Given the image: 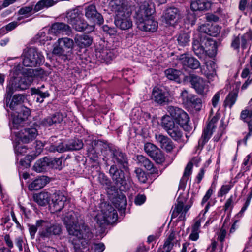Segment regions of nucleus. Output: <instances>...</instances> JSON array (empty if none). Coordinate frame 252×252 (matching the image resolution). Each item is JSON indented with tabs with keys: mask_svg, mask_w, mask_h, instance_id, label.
Segmentation results:
<instances>
[{
	"mask_svg": "<svg viewBox=\"0 0 252 252\" xmlns=\"http://www.w3.org/2000/svg\"><path fill=\"white\" fill-rule=\"evenodd\" d=\"M179 99L182 103L186 106H192L194 107H200L201 100L194 95L189 94L188 90L184 89L181 92Z\"/></svg>",
	"mask_w": 252,
	"mask_h": 252,
	"instance_id": "nucleus-14",
	"label": "nucleus"
},
{
	"mask_svg": "<svg viewBox=\"0 0 252 252\" xmlns=\"http://www.w3.org/2000/svg\"><path fill=\"white\" fill-rule=\"evenodd\" d=\"M177 41L180 46H186L189 44L190 41V36L187 33H181L178 37Z\"/></svg>",
	"mask_w": 252,
	"mask_h": 252,
	"instance_id": "nucleus-47",
	"label": "nucleus"
},
{
	"mask_svg": "<svg viewBox=\"0 0 252 252\" xmlns=\"http://www.w3.org/2000/svg\"><path fill=\"white\" fill-rule=\"evenodd\" d=\"M39 252H58V250L52 247L43 246L40 248Z\"/></svg>",
	"mask_w": 252,
	"mask_h": 252,
	"instance_id": "nucleus-64",
	"label": "nucleus"
},
{
	"mask_svg": "<svg viewBox=\"0 0 252 252\" xmlns=\"http://www.w3.org/2000/svg\"><path fill=\"white\" fill-rule=\"evenodd\" d=\"M23 58V64L24 66L27 67H35L38 64H37V61L35 60H31L24 52L22 56Z\"/></svg>",
	"mask_w": 252,
	"mask_h": 252,
	"instance_id": "nucleus-50",
	"label": "nucleus"
},
{
	"mask_svg": "<svg viewBox=\"0 0 252 252\" xmlns=\"http://www.w3.org/2000/svg\"><path fill=\"white\" fill-rule=\"evenodd\" d=\"M192 50L199 58H204L206 56L213 57L217 54V46L215 41L206 36L201 37L200 41L193 40Z\"/></svg>",
	"mask_w": 252,
	"mask_h": 252,
	"instance_id": "nucleus-4",
	"label": "nucleus"
},
{
	"mask_svg": "<svg viewBox=\"0 0 252 252\" xmlns=\"http://www.w3.org/2000/svg\"><path fill=\"white\" fill-rule=\"evenodd\" d=\"M66 199V197L62 192H55L52 198V204L50 206L51 211L53 212H60L64 207Z\"/></svg>",
	"mask_w": 252,
	"mask_h": 252,
	"instance_id": "nucleus-16",
	"label": "nucleus"
},
{
	"mask_svg": "<svg viewBox=\"0 0 252 252\" xmlns=\"http://www.w3.org/2000/svg\"><path fill=\"white\" fill-rule=\"evenodd\" d=\"M181 11L175 7L165 9L162 15L163 21L167 26H174L183 18Z\"/></svg>",
	"mask_w": 252,
	"mask_h": 252,
	"instance_id": "nucleus-12",
	"label": "nucleus"
},
{
	"mask_svg": "<svg viewBox=\"0 0 252 252\" xmlns=\"http://www.w3.org/2000/svg\"><path fill=\"white\" fill-rule=\"evenodd\" d=\"M217 66L215 62L209 60L205 63V65L201 68V72L207 78L213 77L216 75Z\"/></svg>",
	"mask_w": 252,
	"mask_h": 252,
	"instance_id": "nucleus-29",
	"label": "nucleus"
},
{
	"mask_svg": "<svg viewBox=\"0 0 252 252\" xmlns=\"http://www.w3.org/2000/svg\"><path fill=\"white\" fill-rule=\"evenodd\" d=\"M155 138L160 146L167 152H170L174 148L172 141L167 136L162 134H156Z\"/></svg>",
	"mask_w": 252,
	"mask_h": 252,
	"instance_id": "nucleus-22",
	"label": "nucleus"
},
{
	"mask_svg": "<svg viewBox=\"0 0 252 252\" xmlns=\"http://www.w3.org/2000/svg\"><path fill=\"white\" fill-rule=\"evenodd\" d=\"M96 57L100 62L109 63L114 58V54L112 51L104 49L96 51Z\"/></svg>",
	"mask_w": 252,
	"mask_h": 252,
	"instance_id": "nucleus-31",
	"label": "nucleus"
},
{
	"mask_svg": "<svg viewBox=\"0 0 252 252\" xmlns=\"http://www.w3.org/2000/svg\"><path fill=\"white\" fill-rule=\"evenodd\" d=\"M110 157L112 162L116 165L120 166L127 172L129 170L128 159L126 154L117 147H109Z\"/></svg>",
	"mask_w": 252,
	"mask_h": 252,
	"instance_id": "nucleus-11",
	"label": "nucleus"
},
{
	"mask_svg": "<svg viewBox=\"0 0 252 252\" xmlns=\"http://www.w3.org/2000/svg\"><path fill=\"white\" fill-rule=\"evenodd\" d=\"M237 94L235 93H230L229 94L224 102V107H229L231 108L232 105L235 103Z\"/></svg>",
	"mask_w": 252,
	"mask_h": 252,
	"instance_id": "nucleus-48",
	"label": "nucleus"
},
{
	"mask_svg": "<svg viewBox=\"0 0 252 252\" xmlns=\"http://www.w3.org/2000/svg\"><path fill=\"white\" fill-rule=\"evenodd\" d=\"M24 53L29 57L31 60H35L37 61V64L40 65L43 59V56L35 48H30L24 51Z\"/></svg>",
	"mask_w": 252,
	"mask_h": 252,
	"instance_id": "nucleus-35",
	"label": "nucleus"
},
{
	"mask_svg": "<svg viewBox=\"0 0 252 252\" xmlns=\"http://www.w3.org/2000/svg\"><path fill=\"white\" fill-rule=\"evenodd\" d=\"M158 149V147L151 143H147L144 145V150L150 157L155 154Z\"/></svg>",
	"mask_w": 252,
	"mask_h": 252,
	"instance_id": "nucleus-53",
	"label": "nucleus"
},
{
	"mask_svg": "<svg viewBox=\"0 0 252 252\" xmlns=\"http://www.w3.org/2000/svg\"><path fill=\"white\" fill-rule=\"evenodd\" d=\"M34 12V7L32 6H24L21 8L18 11V14L20 15H23L22 17H19L17 18L18 21L22 20L23 17L27 18L32 14V12Z\"/></svg>",
	"mask_w": 252,
	"mask_h": 252,
	"instance_id": "nucleus-44",
	"label": "nucleus"
},
{
	"mask_svg": "<svg viewBox=\"0 0 252 252\" xmlns=\"http://www.w3.org/2000/svg\"><path fill=\"white\" fill-rule=\"evenodd\" d=\"M49 167L59 170L61 169L62 168V159L58 158H49Z\"/></svg>",
	"mask_w": 252,
	"mask_h": 252,
	"instance_id": "nucleus-52",
	"label": "nucleus"
},
{
	"mask_svg": "<svg viewBox=\"0 0 252 252\" xmlns=\"http://www.w3.org/2000/svg\"><path fill=\"white\" fill-rule=\"evenodd\" d=\"M180 63L184 66L192 69H197L200 66L199 61L193 57H188L186 54H183L179 56Z\"/></svg>",
	"mask_w": 252,
	"mask_h": 252,
	"instance_id": "nucleus-19",
	"label": "nucleus"
},
{
	"mask_svg": "<svg viewBox=\"0 0 252 252\" xmlns=\"http://www.w3.org/2000/svg\"><path fill=\"white\" fill-rule=\"evenodd\" d=\"M63 115L59 113L55 114L44 118L41 121V124L45 126H49L53 124L60 123L63 120Z\"/></svg>",
	"mask_w": 252,
	"mask_h": 252,
	"instance_id": "nucleus-28",
	"label": "nucleus"
},
{
	"mask_svg": "<svg viewBox=\"0 0 252 252\" xmlns=\"http://www.w3.org/2000/svg\"><path fill=\"white\" fill-rule=\"evenodd\" d=\"M152 98L159 104H164L169 101L167 93L158 88H154L152 92Z\"/></svg>",
	"mask_w": 252,
	"mask_h": 252,
	"instance_id": "nucleus-26",
	"label": "nucleus"
},
{
	"mask_svg": "<svg viewBox=\"0 0 252 252\" xmlns=\"http://www.w3.org/2000/svg\"><path fill=\"white\" fill-rule=\"evenodd\" d=\"M136 161L138 165L143 166L151 174H158V169L154 166L153 163L146 157L143 155H139L136 157Z\"/></svg>",
	"mask_w": 252,
	"mask_h": 252,
	"instance_id": "nucleus-25",
	"label": "nucleus"
},
{
	"mask_svg": "<svg viewBox=\"0 0 252 252\" xmlns=\"http://www.w3.org/2000/svg\"><path fill=\"white\" fill-rule=\"evenodd\" d=\"M32 94H37L38 96L41 97V98L44 99L49 96V94L47 91L43 92L39 89H34L32 90Z\"/></svg>",
	"mask_w": 252,
	"mask_h": 252,
	"instance_id": "nucleus-59",
	"label": "nucleus"
},
{
	"mask_svg": "<svg viewBox=\"0 0 252 252\" xmlns=\"http://www.w3.org/2000/svg\"><path fill=\"white\" fill-rule=\"evenodd\" d=\"M66 146L67 151L79 150L82 148L83 144L81 140L77 139L71 141L68 144H66Z\"/></svg>",
	"mask_w": 252,
	"mask_h": 252,
	"instance_id": "nucleus-45",
	"label": "nucleus"
},
{
	"mask_svg": "<svg viewBox=\"0 0 252 252\" xmlns=\"http://www.w3.org/2000/svg\"><path fill=\"white\" fill-rule=\"evenodd\" d=\"M201 222L200 220H198L195 222V223L193 224L192 227V230L189 236V239L195 241H197L199 237V233L200 231V227Z\"/></svg>",
	"mask_w": 252,
	"mask_h": 252,
	"instance_id": "nucleus-40",
	"label": "nucleus"
},
{
	"mask_svg": "<svg viewBox=\"0 0 252 252\" xmlns=\"http://www.w3.org/2000/svg\"><path fill=\"white\" fill-rule=\"evenodd\" d=\"M165 76L171 80H176L181 75V72L177 69L169 68L164 71Z\"/></svg>",
	"mask_w": 252,
	"mask_h": 252,
	"instance_id": "nucleus-46",
	"label": "nucleus"
},
{
	"mask_svg": "<svg viewBox=\"0 0 252 252\" xmlns=\"http://www.w3.org/2000/svg\"><path fill=\"white\" fill-rule=\"evenodd\" d=\"M85 16L87 19L96 22L98 24L103 23L104 20L102 16L97 12L95 5L91 4L85 8Z\"/></svg>",
	"mask_w": 252,
	"mask_h": 252,
	"instance_id": "nucleus-18",
	"label": "nucleus"
},
{
	"mask_svg": "<svg viewBox=\"0 0 252 252\" xmlns=\"http://www.w3.org/2000/svg\"><path fill=\"white\" fill-rule=\"evenodd\" d=\"M37 135V131L36 128H26L21 130L20 138L23 143H28L33 140Z\"/></svg>",
	"mask_w": 252,
	"mask_h": 252,
	"instance_id": "nucleus-27",
	"label": "nucleus"
},
{
	"mask_svg": "<svg viewBox=\"0 0 252 252\" xmlns=\"http://www.w3.org/2000/svg\"><path fill=\"white\" fill-rule=\"evenodd\" d=\"M50 32L56 35L62 34L69 36L72 33V30L70 26L62 22L53 24L51 26Z\"/></svg>",
	"mask_w": 252,
	"mask_h": 252,
	"instance_id": "nucleus-20",
	"label": "nucleus"
},
{
	"mask_svg": "<svg viewBox=\"0 0 252 252\" xmlns=\"http://www.w3.org/2000/svg\"><path fill=\"white\" fill-rule=\"evenodd\" d=\"M93 248L94 252H102L105 249V245L103 243H95L94 244Z\"/></svg>",
	"mask_w": 252,
	"mask_h": 252,
	"instance_id": "nucleus-63",
	"label": "nucleus"
},
{
	"mask_svg": "<svg viewBox=\"0 0 252 252\" xmlns=\"http://www.w3.org/2000/svg\"><path fill=\"white\" fill-rule=\"evenodd\" d=\"M58 1V0H40L34 6V13L51 7L56 4Z\"/></svg>",
	"mask_w": 252,
	"mask_h": 252,
	"instance_id": "nucleus-34",
	"label": "nucleus"
},
{
	"mask_svg": "<svg viewBox=\"0 0 252 252\" xmlns=\"http://www.w3.org/2000/svg\"><path fill=\"white\" fill-rule=\"evenodd\" d=\"M118 219L117 211L109 204L103 203L101 205V210L95 217V220L100 226L103 225L112 224L115 222Z\"/></svg>",
	"mask_w": 252,
	"mask_h": 252,
	"instance_id": "nucleus-7",
	"label": "nucleus"
},
{
	"mask_svg": "<svg viewBox=\"0 0 252 252\" xmlns=\"http://www.w3.org/2000/svg\"><path fill=\"white\" fill-rule=\"evenodd\" d=\"M206 19L209 22H217L219 20V16L214 13H208L206 15Z\"/></svg>",
	"mask_w": 252,
	"mask_h": 252,
	"instance_id": "nucleus-62",
	"label": "nucleus"
},
{
	"mask_svg": "<svg viewBox=\"0 0 252 252\" xmlns=\"http://www.w3.org/2000/svg\"><path fill=\"white\" fill-rule=\"evenodd\" d=\"M158 26V22L153 19L152 16L138 19L137 27L142 31L154 32L157 30Z\"/></svg>",
	"mask_w": 252,
	"mask_h": 252,
	"instance_id": "nucleus-17",
	"label": "nucleus"
},
{
	"mask_svg": "<svg viewBox=\"0 0 252 252\" xmlns=\"http://www.w3.org/2000/svg\"><path fill=\"white\" fill-rule=\"evenodd\" d=\"M48 180L46 176H40L33 180L29 185L30 190H37L43 188L47 183Z\"/></svg>",
	"mask_w": 252,
	"mask_h": 252,
	"instance_id": "nucleus-33",
	"label": "nucleus"
},
{
	"mask_svg": "<svg viewBox=\"0 0 252 252\" xmlns=\"http://www.w3.org/2000/svg\"><path fill=\"white\" fill-rule=\"evenodd\" d=\"M231 47L235 50L239 51L240 46V38L239 36H235L232 41Z\"/></svg>",
	"mask_w": 252,
	"mask_h": 252,
	"instance_id": "nucleus-61",
	"label": "nucleus"
},
{
	"mask_svg": "<svg viewBox=\"0 0 252 252\" xmlns=\"http://www.w3.org/2000/svg\"><path fill=\"white\" fill-rule=\"evenodd\" d=\"M211 7V3L206 0H194L190 4V8L194 11H204Z\"/></svg>",
	"mask_w": 252,
	"mask_h": 252,
	"instance_id": "nucleus-32",
	"label": "nucleus"
},
{
	"mask_svg": "<svg viewBox=\"0 0 252 252\" xmlns=\"http://www.w3.org/2000/svg\"><path fill=\"white\" fill-rule=\"evenodd\" d=\"M33 198L39 205L45 206L49 203L50 195L47 192H41L39 193L34 194Z\"/></svg>",
	"mask_w": 252,
	"mask_h": 252,
	"instance_id": "nucleus-36",
	"label": "nucleus"
},
{
	"mask_svg": "<svg viewBox=\"0 0 252 252\" xmlns=\"http://www.w3.org/2000/svg\"><path fill=\"white\" fill-rule=\"evenodd\" d=\"M74 39L75 44L80 49L89 47L93 42V38L86 34H77Z\"/></svg>",
	"mask_w": 252,
	"mask_h": 252,
	"instance_id": "nucleus-24",
	"label": "nucleus"
},
{
	"mask_svg": "<svg viewBox=\"0 0 252 252\" xmlns=\"http://www.w3.org/2000/svg\"><path fill=\"white\" fill-rule=\"evenodd\" d=\"M151 158L157 163L158 164L162 163L165 161V157L163 153L159 148L156 151L155 154L151 156Z\"/></svg>",
	"mask_w": 252,
	"mask_h": 252,
	"instance_id": "nucleus-49",
	"label": "nucleus"
},
{
	"mask_svg": "<svg viewBox=\"0 0 252 252\" xmlns=\"http://www.w3.org/2000/svg\"><path fill=\"white\" fill-rule=\"evenodd\" d=\"M45 220L40 219L36 221L35 224H29L28 225L29 231L32 239H33L34 238L35 234L37 231V229L39 228L40 229L41 228L43 227V224H45Z\"/></svg>",
	"mask_w": 252,
	"mask_h": 252,
	"instance_id": "nucleus-39",
	"label": "nucleus"
},
{
	"mask_svg": "<svg viewBox=\"0 0 252 252\" xmlns=\"http://www.w3.org/2000/svg\"><path fill=\"white\" fill-rule=\"evenodd\" d=\"M56 137H51L49 139V145H47L45 149L51 152L63 153L67 151L66 144L64 145L62 142L55 141Z\"/></svg>",
	"mask_w": 252,
	"mask_h": 252,
	"instance_id": "nucleus-21",
	"label": "nucleus"
},
{
	"mask_svg": "<svg viewBox=\"0 0 252 252\" xmlns=\"http://www.w3.org/2000/svg\"><path fill=\"white\" fill-rule=\"evenodd\" d=\"M220 91L218 92L214 95L212 99L213 107L210 111V115L212 116L211 120L204 128L201 138L198 141V149L201 150L204 145L208 141L215 129V124L216 123L220 118V108H218V103L220 98Z\"/></svg>",
	"mask_w": 252,
	"mask_h": 252,
	"instance_id": "nucleus-3",
	"label": "nucleus"
},
{
	"mask_svg": "<svg viewBox=\"0 0 252 252\" xmlns=\"http://www.w3.org/2000/svg\"><path fill=\"white\" fill-rule=\"evenodd\" d=\"M129 170L125 174L124 172L119 169L117 165L113 164L109 169V174L115 184L119 187H124L125 188L128 187L132 183Z\"/></svg>",
	"mask_w": 252,
	"mask_h": 252,
	"instance_id": "nucleus-9",
	"label": "nucleus"
},
{
	"mask_svg": "<svg viewBox=\"0 0 252 252\" xmlns=\"http://www.w3.org/2000/svg\"><path fill=\"white\" fill-rule=\"evenodd\" d=\"M161 126L173 140L178 142L182 140L183 133L182 129L169 115H165L161 118Z\"/></svg>",
	"mask_w": 252,
	"mask_h": 252,
	"instance_id": "nucleus-6",
	"label": "nucleus"
},
{
	"mask_svg": "<svg viewBox=\"0 0 252 252\" xmlns=\"http://www.w3.org/2000/svg\"><path fill=\"white\" fill-rule=\"evenodd\" d=\"M47 221L43 224V227L39 229L38 237L42 240H50L58 236L62 233V226L59 223H53L49 225Z\"/></svg>",
	"mask_w": 252,
	"mask_h": 252,
	"instance_id": "nucleus-10",
	"label": "nucleus"
},
{
	"mask_svg": "<svg viewBox=\"0 0 252 252\" xmlns=\"http://www.w3.org/2000/svg\"><path fill=\"white\" fill-rule=\"evenodd\" d=\"M250 36V38H252V35L251 33H246L242 35L240 37V45L242 50L246 49L248 45V38Z\"/></svg>",
	"mask_w": 252,
	"mask_h": 252,
	"instance_id": "nucleus-56",
	"label": "nucleus"
},
{
	"mask_svg": "<svg viewBox=\"0 0 252 252\" xmlns=\"http://www.w3.org/2000/svg\"><path fill=\"white\" fill-rule=\"evenodd\" d=\"M117 201L119 202L118 203V207L121 209L125 208L127 205L126 197L123 194H120Z\"/></svg>",
	"mask_w": 252,
	"mask_h": 252,
	"instance_id": "nucleus-58",
	"label": "nucleus"
},
{
	"mask_svg": "<svg viewBox=\"0 0 252 252\" xmlns=\"http://www.w3.org/2000/svg\"><path fill=\"white\" fill-rule=\"evenodd\" d=\"M102 29L104 32L111 35H115L117 32L115 28L109 27L107 25L103 26Z\"/></svg>",
	"mask_w": 252,
	"mask_h": 252,
	"instance_id": "nucleus-60",
	"label": "nucleus"
},
{
	"mask_svg": "<svg viewBox=\"0 0 252 252\" xmlns=\"http://www.w3.org/2000/svg\"><path fill=\"white\" fill-rule=\"evenodd\" d=\"M193 167V164L189 162L187 165L183 176L180 180V185L181 186H185L188 180L189 179V177L192 172V168Z\"/></svg>",
	"mask_w": 252,
	"mask_h": 252,
	"instance_id": "nucleus-42",
	"label": "nucleus"
},
{
	"mask_svg": "<svg viewBox=\"0 0 252 252\" xmlns=\"http://www.w3.org/2000/svg\"><path fill=\"white\" fill-rule=\"evenodd\" d=\"M134 173L139 180V181L142 183H145L147 180V178L145 172L141 168L137 167L134 170Z\"/></svg>",
	"mask_w": 252,
	"mask_h": 252,
	"instance_id": "nucleus-51",
	"label": "nucleus"
},
{
	"mask_svg": "<svg viewBox=\"0 0 252 252\" xmlns=\"http://www.w3.org/2000/svg\"><path fill=\"white\" fill-rule=\"evenodd\" d=\"M66 17L67 22L72 25L81 17V14L78 9H73L66 13Z\"/></svg>",
	"mask_w": 252,
	"mask_h": 252,
	"instance_id": "nucleus-41",
	"label": "nucleus"
},
{
	"mask_svg": "<svg viewBox=\"0 0 252 252\" xmlns=\"http://www.w3.org/2000/svg\"><path fill=\"white\" fill-rule=\"evenodd\" d=\"M57 43L60 45L63 46L65 49L72 50L74 47L75 42L74 40H73L68 37H63L59 38Z\"/></svg>",
	"mask_w": 252,
	"mask_h": 252,
	"instance_id": "nucleus-43",
	"label": "nucleus"
},
{
	"mask_svg": "<svg viewBox=\"0 0 252 252\" xmlns=\"http://www.w3.org/2000/svg\"><path fill=\"white\" fill-rule=\"evenodd\" d=\"M52 52L54 54L59 56L66 55V52L63 47L60 45L58 43L54 47Z\"/></svg>",
	"mask_w": 252,
	"mask_h": 252,
	"instance_id": "nucleus-57",
	"label": "nucleus"
},
{
	"mask_svg": "<svg viewBox=\"0 0 252 252\" xmlns=\"http://www.w3.org/2000/svg\"><path fill=\"white\" fill-rule=\"evenodd\" d=\"M198 31L201 33V36L202 34H206L208 35L216 36L220 32V27L217 26L210 25L209 24H203L198 27Z\"/></svg>",
	"mask_w": 252,
	"mask_h": 252,
	"instance_id": "nucleus-23",
	"label": "nucleus"
},
{
	"mask_svg": "<svg viewBox=\"0 0 252 252\" xmlns=\"http://www.w3.org/2000/svg\"><path fill=\"white\" fill-rule=\"evenodd\" d=\"M183 207L184 204L182 202L179 201L177 204H175L172 211V218L177 217L180 213L181 214L183 211Z\"/></svg>",
	"mask_w": 252,
	"mask_h": 252,
	"instance_id": "nucleus-54",
	"label": "nucleus"
},
{
	"mask_svg": "<svg viewBox=\"0 0 252 252\" xmlns=\"http://www.w3.org/2000/svg\"><path fill=\"white\" fill-rule=\"evenodd\" d=\"M17 76L11 78L6 87V94L11 96L14 91L28 88L32 82V78L22 73H18Z\"/></svg>",
	"mask_w": 252,
	"mask_h": 252,
	"instance_id": "nucleus-8",
	"label": "nucleus"
},
{
	"mask_svg": "<svg viewBox=\"0 0 252 252\" xmlns=\"http://www.w3.org/2000/svg\"><path fill=\"white\" fill-rule=\"evenodd\" d=\"M25 121V118H22L21 113H19L16 117L13 118V126L16 128H18L19 126H23Z\"/></svg>",
	"mask_w": 252,
	"mask_h": 252,
	"instance_id": "nucleus-55",
	"label": "nucleus"
},
{
	"mask_svg": "<svg viewBox=\"0 0 252 252\" xmlns=\"http://www.w3.org/2000/svg\"><path fill=\"white\" fill-rule=\"evenodd\" d=\"M188 79L191 86L196 92L201 95H204L208 91V85L202 78L194 74H190Z\"/></svg>",
	"mask_w": 252,
	"mask_h": 252,
	"instance_id": "nucleus-13",
	"label": "nucleus"
},
{
	"mask_svg": "<svg viewBox=\"0 0 252 252\" xmlns=\"http://www.w3.org/2000/svg\"><path fill=\"white\" fill-rule=\"evenodd\" d=\"M155 9L154 3L150 0L144 1L139 6L137 12V19H142L143 18H148L155 12Z\"/></svg>",
	"mask_w": 252,
	"mask_h": 252,
	"instance_id": "nucleus-15",
	"label": "nucleus"
},
{
	"mask_svg": "<svg viewBox=\"0 0 252 252\" xmlns=\"http://www.w3.org/2000/svg\"><path fill=\"white\" fill-rule=\"evenodd\" d=\"M72 26L76 31L78 32L86 31L88 28L89 29L87 31V32L92 31L94 29L93 27L90 26L89 27L88 24L81 17L73 24Z\"/></svg>",
	"mask_w": 252,
	"mask_h": 252,
	"instance_id": "nucleus-37",
	"label": "nucleus"
},
{
	"mask_svg": "<svg viewBox=\"0 0 252 252\" xmlns=\"http://www.w3.org/2000/svg\"><path fill=\"white\" fill-rule=\"evenodd\" d=\"M49 167V158L44 157L37 160L33 166L34 170L37 172H42L46 171Z\"/></svg>",
	"mask_w": 252,
	"mask_h": 252,
	"instance_id": "nucleus-38",
	"label": "nucleus"
},
{
	"mask_svg": "<svg viewBox=\"0 0 252 252\" xmlns=\"http://www.w3.org/2000/svg\"><path fill=\"white\" fill-rule=\"evenodd\" d=\"M70 240L76 248L85 247L93 237L89 227L85 224L82 216L78 212L70 211L63 218Z\"/></svg>",
	"mask_w": 252,
	"mask_h": 252,
	"instance_id": "nucleus-1",
	"label": "nucleus"
},
{
	"mask_svg": "<svg viewBox=\"0 0 252 252\" xmlns=\"http://www.w3.org/2000/svg\"><path fill=\"white\" fill-rule=\"evenodd\" d=\"M11 97L7 94L5 98V102L7 106H9L11 110H14L17 105L22 104L25 100L24 95L21 94H15L13 96L12 100Z\"/></svg>",
	"mask_w": 252,
	"mask_h": 252,
	"instance_id": "nucleus-30",
	"label": "nucleus"
},
{
	"mask_svg": "<svg viewBox=\"0 0 252 252\" xmlns=\"http://www.w3.org/2000/svg\"><path fill=\"white\" fill-rule=\"evenodd\" d=\"M111 10L115 14L114 23L121 30H126L132 28L131 18L133 3L127 0H111L109 3Z\"/></svg>",
	"mask_w": 252,
	"mask_h": 252,
	"instance_id": "nucleus-2",
	"label": "nucleus"
},
{
	"mask_svg": "<svg viewBox=\"0 0 252 252\" xmlns=\"http://www.w3.org/2000/svg\"><path fill=\"white\" fill-rule=\"evenodd\" d=\"M167 110L175 123L185 131L190 132L191 130L192 127L189 124L190 118L186 112L181 108L173 106H168Z\"/></svg>",
	"mask_w": 252,
	"mask_h": 252,
	"instance_id": "nucleus-5",
	"label": "nucleus"
}]
</instances>
